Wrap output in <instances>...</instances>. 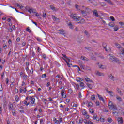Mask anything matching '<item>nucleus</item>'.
Segmentation results:
<instances>
[{
    "instance_id": "obj_10",
    "label": "nucleus",
    "mask_w": 124,
    "mask_h": 124,
    "mask_svg": "<svg viewBox=\"0 0 124 124\" xmlns=\"http://www.w3.org/2000/svg\"><path fill=\"white\" fill-rule=\"evenodd\" d=\"M84 78L85 81L87 82H89V83H93V80H92L90 78H88L87 76H85Z\"/></svg>"
},
{
    "instance_id": "obj_50",
    "label": "nucleus",
    "mask_w": 124,
    "mask_h": 124,
    "mask_svg": "<svg viewBox=\"0 0 124 124\" xmlns=\"http://www.w3.org/2000/svg\"><path fill=\"white\" fill-rule=\"evenodd\" d=\"M88 124H93V122L91 121V120H89L88 121Z\"/></svg>"
},
{
    "instance_id": "obj_15",
    "label": "nucleus",
    "mask_w": 124,
    "mask_h": 124,
    "mask_svg": "<svg viewBox=\"0 0 124 124\" xmlns=\"http://www.w3.org/2000/svg\"><path fill=\"white\" fill-rule=\"evenodd\" d=\"M116 90H117L118 93H119L120 94V95H121V96L123 95V93H122V91H121V90H120V89L119 88H117Z\"/></svg>"
},
{
    "instance_id": "obj_31",
    "label": "nucleus",
    "mask_w": 124,
    "mask_h": 124,
    "mask_svg": "<svg viewBox=\"0 0 124 124\" xmlns=\"http://www.w3.org/2000/svg\"><path fill=\"white\" fill-rule=\"evenodd\" d=\"M31 102L32 104H34V103L35 102V98H33L31 101Z\"/></svg>"
},
{
    "instance_id": "obj_17",
    "label": "nucleus",
    "mask_w": 124,
    "mask_h": 124,
    "mask_svg": "<svg viewBox=\"0 0 124 124\" xmlns=\"http://www.w3.org/2000/svg\"><path fill=\"white\" fill-rule=\"evenodd\" d=\"M96 75L98 76H104V74L101 72H99L98 71H97Z\"/></svg>"
},
{
    "instance_id": "obj_60",
    "label": "nucleus",
    "mask_w": 124,
    "mask_h": 124,
    "mask_svg": "<svg viewBox=\"0 0 124 124\" xmlns=\"http://www.w3.org/2000/svg\"><path fill=\"white\" fill-rule=\"evenodd\" d=\"M95 103H96V106H98L99 105V101H96Z\"/></svg>"
},
{
    "instance_id": "obj_45",
    "label": "nucleus",
    "mask_w": 124,
    "mask_h": 124,
    "mask_svg": "<svg viewBox=\"0 0 124 124\" xmlns=\"http://www.w3.org/2000/svg\"><path fill=\"white\" fill-rule=\"evenodd\" d=\"M83 121L84 122V123H85V124H89V121H88V120H87L86 119L84 120Z\"/></svg>"
},
{
    "instance_id": "obj_26",
    "label": "nucleus",
    "mask_w": 124,
    "mask_h": 124,
    "mask_svg": "<svg viewBox=\"0 0 124 124\" xmlns=\"http://www.w3.org/2000/svg\"><path fill=\"white\" fill-rule=\"evenodd\" d=\"M15 100H16V102H19V96H18V95L15 96Z\"/></svg>"
},
{
    "instance_id": "obj_22",
    "label": "nucleus",
    "mask_w": 124,
    "mask_h": 124,
    "mask_svg": "<svg viewBox=\"0 0 124 124\" xmlns=\"http://www.w3.org/2000/svg\"><path fill=\"white\" fill-rule=\"evenodd\" d=\"M97 95L99 100H101V101H104V99H103V97H101V96L98 94H97Z\"/></svg>"
},
{
    "instance_id": "obj_14",
    "label": "nucleus",
    "mask_w": 124,
    "mask_h": 124,
    "mask_svg": "<svg viewBox=\"0 0 124 124\" xmlns=\"http://www.w3.org/2000/svg\"><path fill=\"white\" fill-rule=\"evenodd\" d=\"M81 60H82L83 61H86V62H88L89 61V59H88V58L84 56H82L81 57Z\"/></svg>"
},
{
    "instance_id": "obj_20",
    "label": "nucleus",
    "mask_w": 124,
    "mask_h": 124,
    "mask_svg": "<svg viewBox=\"0 0 124 124\" xmlns=\"http://www.w3.org/2000/svg\"><path fill=\"white\" fill-rule=\"evenodd\" d=\"M93 15L95 16V17H98V14H97V11H96V10H94L93 12Z\"/></svg>"
},
{
    "instance_id": "obj_21",
    "label": "nucleus",
    "mask_w": 124,
    "mask_h": 124,
    "mask_svg": "<svg viewBox=\"0 0 124 124\" xmlns=\"http://www.w3.org/2000/svg\"><path fill=\"white\" fill-rule=\"evenodd\" d=\"M84 33H85V35H86V36H87V37H90V33H89V32H88V31H87V30L85 31Z\"/></svg>"
},
{
    "instance_id": "obj_35",
    "label": "nucleus",
    "mask_w": 124,
    "mask_h": 124,
    "mask_svg": "<svg viewBox=\"0 0 124 124\" xmlns=\"http://www.w3.org/2000/svg\"><path fill=\"white\" fill-rule=\"evenodd\" d=\"M79 7H80V6H79L78 5H77V4L75 5V8H76V9H77V10H80V9L79 8Z\"/></svg>"
},
{
    "instance_id": "obj_62",
    "label": "nucleus",
    "mask_w": 124,
    "mask_h": 124,
    "mask_svg": "<svg viewBox=\"0 0 124 124\" xmlns=\"http://www.w3.org/2000/svg\"><path fill=\"white\" fill-rule=\"evenodd\" d=\"M119 24H120V25H121V26H124V22H120Z\"/></svg>"
},
{
    "instance_id": "obj_54",
    "label": "nucleus",
    "mask_w": 124,
    "mask_h": 124,
    "mask_svg": "<svg viewBox=\"0 0 124 124\" xmlns=\"http://www.w3.org/2000/svg\"><path fill=\"white\" fill-rule=\"evenodd\" d=\"M9 82V79L8 78L6 79V85H8V82Z\"/></svg>"
},
{
    "instance_id": "obj_34",
    "label": "nucleus",
    "mask_w": 124,
    "mask_h": 124,
    "mask_svg": "<svg viewBox=\"0 0 124 124\" xmlns=\"http://www.w3.org/2000/svg\"><path fill=\"white\" fill-rule=\"evenodd\" d=\"M107 121L109 123H112V121H113V120H112L111 118H108L107 119Z\"/></svg>"
},
{
    "instance_id": "obj_5",
    "label": "nucleus",
    "mask_w": 124,
    "mask_h": 124,
    "mask_svg": "<svg viewBox=\"0 0 124 124\" xmlns=\"http://www.w3.org/2000/svg\"><path fill=\"white\" fill-rule=\"evenodd\" d=\"M58 33L59 34H62V35H65V31H64L63 29L59 30H58Z\"/></svg>"
},
{
    "instance_id": "obj_7",
    "label": "nucleus",
    "mask_w": 124,
    "mask_h": 124,
    "mask_svg": "<svg viewBox=\"0 0 124 124\" xmlns=\"http://www.w3.org/2000/svg\"><path fill=\"white\" fill-rule=\"evenodd\" d=\"M115 46L117 47V48H118V49H119V52L121 51L120 50L121 49H123V47H122L121 46V45H120V44H118V43H115Z\"/></svg>"
},
{
    "instance_id": "obj_12",
    "label": "nucleus",
    "mask_w": 124,
    "mask_h": 124,
    "mask_svg": "<svg viewBox=\"0 0 124 124\" xmlns=\"http://www.w3.org/2000/svg\"><path fill=\"white\" fill-rule=\"evenodd\" d=\"M62 118L61 116L59 117V120H56L55 124H59L60 123H62Z\"/></svg>"
},
{
    "instance_id": "obj_37",
    "label": "nucleus",
    "mask_w": 124,
    "mask_h": 124,
    "mask_svg": "<svg viewBox=\"0 0 124 124\" xmlns=\"http://www.w3.org/2000/svg\"><path fill=\"white\" fill-rule=\"evenodd\" d=\"M78 98H82V93H81V92H79L78 93Z\"/></svg>"
},
{
    "instance_id": "obj_55",
    "label": "nucleus",
    "mask_w": 124,
    "mask_h": 124,
    "mask_svg": "<svg viewBox=\"0 0 124 124\" xmlns=\"http://www.w3.org/2000/svg\"><path fill=\"white\" fill-rule=\"evenodd\" d=\"M110 18L111 19V20H112V21H115V18H114L113 16H110Z\"/></svg>"
},
{
    "instance_id": "obj_33",
    "label": "nucleus",
    "mask_w": 124,
    "mask_h": 124,
    "mask_svg": "<svg viewBox=\"0 0 124 124\" xmlns=\"http://www.w3.org/2000/svg\"><path fill=\"white\" fill-rule=\"evenodd\" d=\"M26 31H28V32H29L30 33H31V30H30V27H27V29H26Z\"/></svg>"
},
{
    "instance_id": "obj_56",
    "label": "nucleus",
    "mask_w": 124,
    "mask_h": 124,
    "mask_svg": "<svg viewBox=\"0 0 124 124\" xmlns=\"http://www.w3.org/2000/svg\"><path fill=\"white\" fill-rule=\"evenodd\" d=\"M45 77H46V74H44L42 75V78H45Z\"/></svg>"
},
{
    "instance_id": "obj_6",
    "label": "nucleus",
    "mask_w": 124,
    "mask_h": 124,
    "mask_svg": "<svg viewBox=\"0 0 124 124\" xmlns=\"http://www.w3.org/2000/svg\"><path fill=\"white\" fill-rule=\"evenodd\" d=\"M15 108H14V107H13V104L10 103L9 104V110H10V111H12L13 110H15Z\"/></svg>"
},
{
    "instance_id": "obj_9",
    "label": "nucleus",
    "mask_w": 124,
    "mask_h": 124,
    "mask_svg": "<svg viewBox=\"0 0 124 124\" xmlns=\"http://www.w3.org/2000/svg\"><path fill=\"white\" fill-rule=\"evenodd\" d=\"M117 120L119 124H123V123H124V120H123V118L122 117H118Z\"/></svg>"
},
{
    "instance_id": "obj_59",
    "label": "nucleus",
    "mask_w": 124,
    "mask_h": 124,
    "mask_svg": "<svg viewBox=\"0 0 124 124\" xmlns=\"http://www.w3.org/2000/svg\"><path fill=\"white\" fill-rule=\"evenodd\" d=\"M51 85V83L50 82H47V84H46V86L47 87H50V85Z\"/></svg>"
},
{
    "instance_id": "obj_49",
    "label": "nucleus",
    "mask_w": 124,
    "mask_h": 124,
    "mask_svg": "<svg viewBox=\"0 0 124 124\" xmlns=\"http://www.w3.org/2000/svg\"><path fill=\"white\" fill-rule=\"evenodd\" d=\"M82 114H83V115H84V116H86V115H87V111H85V110H84V111L82 112Z\"/></svg>"
},
{
    "instance_id": "obj_25",
    "label": "nucleus",
    "mask_w": 124,
    "mask_h": 124,
    "mask_svg": "<svg viewBox=\"0 0 124 124\" xmlns=\"http://www.w3.org/2000/svg\"><path fill=\"white\" fill-rule=\"evenodd\" d=\"M80 86L82 87V89L85 88V83L84 82H80Z\"/></svg>"
},
{
    "instance_id": "obj_24",
    "label": "nucleus",
    "mask_w": 124,
    "mask_h": 124,
    "mask_svg": "<svg viewBox=\"0 0 124 124\" xmlns=\"http://www.w3.org/2000/svg\"><path fill=\"white\" fill-rule=\"evenodd\" d=\"M96 118H97V115H96V114H94L93 117V119L96 120V121H99V119L97 120Z\"/></svg>"
},
{
    "instance_id": "obj_44",
    "label": "nucleus",
    "mask_w": 124,
    "mask_h": 124,
    "mask_svg": "<svg viewBox=\"0 0 124 124\" xmlns=\"http://www.w3.org/2000/svg\"><path fill=\"white\" fill-rule=\"evenodd\" d=\"M53 19L55 20V21H58L59 20V18H57L56 16H53Z\"/></svg>"
},
{
    "instance_id": "obj_27",
    "label": "nucleus",
    "mask_w": 124,
    "mask_h": 124,
    "mask_svg": "<svg viewBox=\"0 0 124 124\" xmlns=\"http://www.w3.org/2000/svg\"><path fill=\"white\" fill-rule=\"evenodd\" d=\"M65 90L64 89H62L61 90V94L62 96H63V94H64V92Z\"/></svg>"
},
{
    "instance_id": "obj_1",
    "label": "nucleus",
    "mask_w": 124,
    "mask_h": 124,
    "mask_svg": "<svg viewBox=\"0 0 124 124\" xmlns=\"http://www.w3.org/2000/svg\"><path fill=\"white\" fill-rule=\"evenodd\" d=\"M70 16L76 22L80 21V19H81V17L78 16V15L77 14H72Z\"/></svg>"
},
{
    "instance_id": "obj_43",
    "label": "nucleus",
    "mask_w": 124,
    "mask_h": 124,
    "mask_svg": "<svg viewBox=\"0 0 124 124\" xmlns=\"http://www.w3.org/2000/svg\"><path fill=\"white\" fill-rule=\"evenodd\" d=\"M43 18H46L47 17V15H46V13H43Z\"/></svg>"
},
{
    "instance_id": "obj_4",
    "label": "nucleus",
    "mask_w": 124,
    "mask_h": 124,
    "mask_svg": "<svg viewBox=\"0 0 124 124\" xmlns=\"http://www.w3.org/2000/svg\"><path fill=\"white\" fill-rule=\"evenodd\" d=\"M25 9L26 10H28V12H30V13H36L35 10L33 8H31L29 6H26Z\"/></svg>"
},
{
    "instance_id": "obj_41",
    "label": "nucleus",
    "mask_w": 124,
    "mask_h": 124,
    "mask_svg": "<svg viewBox=\"0 0 124 124\" xmlns=\"http://www.w3.org/2000/svg\"><path fill=\"white\" fill-rule=\"evenodd\" d=\"M116 99L117 100H119V101H122V98H121V97L117 96Z\"/></svg>"
},
{
    "instance_id": "obj_63",
    "label": "nucleus",
    "mask_w": 124,
    "mask_h": 124,
    "mask_svg": "<svg viewBox=\"0 0 124 124\" xmlns=\"http://www.w3.org/2000/svg\"><path fill=\"white\" fill-rule=\"evenodd\" d=\"M100 121L101 122H104V119H103V118H100Z\"/></svg>"
},
{
    "instance_id": "obj_53",
    "label": "nucleus",
    "mask_w": 124,
    "mask_h": 124,
    "mask_svg": "<svg viewBox=\"0 0 124 124\" xmlns=\"http://www.w3.org/2000/svg\"><path fill=\"white\" fill-rule=\"evenodd\" d=\"M8 31H9V32H12V28H9L8 29Z\"/></svg>"
},
{
    "instance_id": "obj_23",
    "label": "nucleus",
    "mask_w": 124,
    "mask_h": 124,
    "mask_svg": "<svg viewBox=\"0 0 124 124\" xmlns=\"http://www.w3.org/2000/svg\"><path fill=\"white\" fill-rule=\"evenodd\" d=\"M50 8L54 11H56V10L57 9V8L54 7L53 5H50Z\"/></svg>"
},
{
    "instance_id": "obj_64",
    "label": "nucleus",
    "mask_w": 124,
    "mask_h": 124,
    "mask_svg": "<svg viewBox=\"0 0 124 124\" xmlns=\"http://www.w3.org/2000/svg\"><path fill=\"white\" fill-rule=\"evenodd\" d=\"M75 124L74 121H71L70 122V124Z\"/></svg>"
},
{
    "instance_id": "obj_32",
    "label": "nucleus",
    "mask_w": 124,
    "mask_h": 124,
    "mask_svg": "<svg viewBox=\"0 0 124 124\" xmlns=\"http://www.w3.org/2000/svg\"><path fill=\"white\" fill-rule=\"evenodd\" d=\"M12 113L13 116H16V111L15 110V109L13 110Z\"/></svg>"
},
{
    "instance_id": "obj_30",
    "label": "nucleus",
    "mask_w": 124,
    "mask_h": 124,
    "mask_svg": "<svg viewBox=\"0 0 124 124\" xmlns=\"http://www.w3.org/2000/svg\"><path fill=\"white\" fill-rule=\"evenodd\" d=\"M81 13L83 15V16H87V13H86V11L82 10L81 11Z\"/></svg>"
},
{
    "instance_id": "obj_42",
    "label": "nucleus",
    "mask_w": 124,
    "mask_h": 124,
    "mask_svg": "<svg viewBox=\"0 0 124 124\" xmlns=\"http://www.w3.org/2000/svg\"><path fill=\"white\" fill-rule=\"evenodd\" d=\"M80 23L81 24H84V23H85V19H82L81 20H80Z\"/></svg>"
},
{
    "instance_id": "obj_57",
    "label": "nucleus",
    "mask_w": 124,
    "mask_h": 124,
    "mask_svg": "<svg viewBox=\"0 0 124 124\" xmlns=\"http://www.w3.org/2000/svg\"><path fill=\"white\" fill-rule=\"evenodd\" d=\"M32 57H34V56H35V53H34V51H33V50L32 51Z\"/></svg>"
},
{
    "instance_id": "obj_48",
    "label": "nucleus",
    "mask_w": 124,
    "mask_h": 124,
    "mask_svg": "<svg viewBox=\"0 0 124 124\" xmlns=\"http://www.w3.org/2000/svg\"><path fill=\"white\" fill-rule=\"evenodd\" d=\"M79 124H83V119H79Z\"/></svg>"
},
{
    "instance_id": "obj_47",
    "label": "nucleus",
    "mask_w": 124,
    "mask_h": 124,
    "mask_svg": "<svg viewBox=\"0 0 124 124\" xmlns=\"http://www.w3.org/2000/svg\"><path fill=\"white\" fill-rule=\"evenodd\" d=\"M93 106V102H90L88 104V107Z\"/></svg>"
},
{
    "instance_id": "obj_2",
    "label": "nucleus",
    "mask_w": 124,
    "mask_h": 124,
    "mask_svg": "<svg viewBox=\"0 0 124 124\" xmlns=\"http://www.w3.org/2000/svg\"><path fill=\"white\" fill-rule=\"evenodd\" d=\"M109 61L112 62H116L117 63H120V60L118 59L115 56H110L109 57Z\"/></svg>"
},
{
    "instance_id": "obj_38",
    "label": "nucleus",
    "mask_w": 124,
    "mask_h": 124,
    "mask_svg": "<svg viewBox=\"0 0 124 124\" xmlns=\"http://www.w3.org/2000/svg\"><path fill=\"white\" fill-rule=\"evenodd\" d=\"M118 30H119V27H118L117 26H115L114 31H118Z\"/></svg>"
},
{
    "instance_id": "obj_19",
    "label": "nucleus",
    "mask_w": 124,
    "mask_h": 124,
    "mask_svg": "<svg viewBox=\"0 0 124 124\" xmlns=\"http://www.w3.org/2000/svg\"><path fill=\"white\" fill-rule=\"evenodd\" d=\"M108 25L112 28H114V27H115V23H114L113 22H111L109 23Z\"/></svg>"
},
{
    "instance_id": "obj_36",
    "label": "nucleus",
    "mask_w": 124,
    "mask_h": 124,
    "mask_svg": "<svg viewBox=\"0 0 124 124\" xmlns=\"http://www.w3.org/2000/svg\"><path fill=\"white\" fill-rule=\"evenodd\" d=\"M68 26L70 27V29H73V26H72V24L70 22L68 23Z\"/></svg>"
},
{
    "instance_id": "obj_8",
    "label": "nucleus",
    "mask_w": 124,
    "mask_h": 124,
    "mask_svg": "<svg viewBox=\"0 0 124 124\" xmlns=\"http://www.w3.org/2000/svg\"><path fill=\"white\" fill-rule=\"evenodd\" d=\"M106 92H107L108 93H109L112 97L114 96V92L113 91H109L108 89H106Z\"/></svg>"
},
{
    "instance_id": "obj_16",
    "label": "nucleus",
    "mask_w": 124,
    "mask_h": 124,
    "mask_svg": "<svg viewBox=\"0 0 124 124\" xmlns=\"http://www.w3.org/2000/svg\"><path fill=\"white\" fill-rule=\"evenodd\" d=\"M77 82H81L82 81H84V79H82L81 78H80V77H78L77 78V79H76Z\"/></svg>"
},
{
    "instance_id": "obj_39",
    "label": "nucleus",
    "mask_w": 124,
    "mask_h": 124,
    "mask_svg": "<svg viewBox=\"0 0 124 124\" xmlns=\"http://www.w3.org/2000/svg\"><path fill=\"white\" fill-rule=\"evenodd\" d=\"M91 99L92 100H94L95 99V95H93L91 96Z\"/></svg>"
},
{
    "instance_id": "obj_18",
    "label": "nucleus",
    "mask_w": 124,
    "mask_h": 124,
    "mask_svg": "<svg viewBox=\"0 0 124 124\" xmlns=\"http://www.w3.org/2000/svg\"><path fill=\"white\" fill-rule=\"evenodd\" d=\"M119 52H120V53H119L120 55H124V48H121Z\"/></svg>"
},
{
    "instance_id": "obj_3",
    "label": "nucleus",
    "mask_w": 124,
    "mask_h": 124,
    "mask_svg": "<svg viewBox=\"0 0 124 124\" xmlns=\"http://www.w3.org/2000/svg\"><path fill=\"white\" fill-rule=\"evenodd\" d=\"M108 107L109 108H110L111 109H113V110H118V108H117V107L114 105L113 102L112 101H110L108 103Z\"/></svg>"
},
{
    "instance_id": "obj_61",
    "label": "nucleus",
    "mask_w": 124,
    "mask_h": 124,
    "mask_svg": "<svg viewBox=\"0 0 124 124\" xmlns=\"http://www.w3.org/2000/svg\"><path fill=\"white\" fill-rule=\"evenodd\" d=\"M20 40H21V39L20 38V37H18L16 39V41L17 42H19L20 41Z\"/></svg>"
},
{
    "instance_id": "obj_46",
    "label": "nucleus",
    "mask_w": 124,
    "mask_h": 124,
    "mask_svg": "<svg viewBox=\"0 0 124 124\" xmlns=\"http://www.w3.org/2000/svg\"><path fill=\"white\" fill-rule=\"evenodd\" d=\"M90 112L91 113V114H93L94 113V111H93V109H90Z\"/></svg>"
},
{
    "instance_id": "obj_51",
    "label": "nucleus",
    "mask_w": 124,
    "mask_h": 124,
    "mask_svg": "<svg viewBox=\"0 0 124 124\" xmlns=\"http://www.w3.org/2000/svg\"><path fill=\"white\" fill-rule=\"evenodd\" d=\"M16 5L17 7H20V9H22V8H23V6H21V5H20L19 4H16Z\"/></svg>"
},
{
    "instance_id": "obj_58",
    "label": "nucleus",
    "mask_w": 124,
    "mask_h": 124,
    "mask_svg": "<svg viewBox=\"0 0 124 124\" xmlns=\"http://www.w3.org/2000/svg\"><path fill=\"white\" fill-rule=\"evenodd\" d=\"M62 56L64 59H68L65 54H62Z\"/></svg>"
},
{
    "instance_id": "obj_28",
    "label": "nucleus",
    "mask_w": 124,
    "mask_h": 124,
    "mask_svg": "<svg viewBox=\"0 0 124 124\" xmlns=\"http://www.w3.org/2000/svg\"><path fill=\"white\" fill-rule=\"evenodd\" d=\"M98 64L99 68H101V69H104V66L103 65H101V64L99 65V63H98Z\"/></svg>"
},
{
    "instance_id": "obj_29",
    "label": "nucleus",
    "mask_w": 124,
    "mask_h": 124,
    "mask_svg": "<svg viewBox=\"0 0 124 124\" xmlns=\"http://www.w3.org/2000/svg\"><path fill=\"white\" fill-rule=\"evenodd\" d=\"M87 86L89 89H93V84H92L87 83Z\"/></svg>"
},
{
    "instance_id": "obj_13",
    "label": "nucleus",
    "mask_w": 124,
    "mask_h": 124,
    "mask_svg": "<svg viewBox=\"0 0 124 124\" xmlns=\"http://www.w3.org/2000/svg\"><path fill=\"white\" fill-rule=\"evenodd\" d=\"M104 1H106V2H107V3H108L110 5H114V3L111 1V0H104Z\"/></svg>"
},
{
    "instance_id": "obj_40",
    "label": "nucleus",
    "mask_w": 124,
    "mask_h": 124,
    "mask_svg": "<svg viewBox=\"0 0 124 124\" xmlns=\"http://www.w3.org/2000/svg\"><path fill=\"white\" fill-rule=\"evenodd\" d=\"M76 88L77 89V90H79L80 86H79V84H76Z\"/></svg>"
},
{
    "instance_id": "obj_11",
    "label": "nucleus",
    "mask_w": 124,
    "mask_h": 124,
    "mask_svg": "<svg viewBox=\"0 0 124 124\" xmlns=\"http://www.w3.org/2000/svg\"><path fill=\"white\" fill-rule=\"evenodd\" d=\"M108 77L110 80H112V81H116V78H115V77H114V76H112L110 74L108 76Z\"/></svg>"
},
{
    "instance_id": "obj_52",
    "label": "nucleus",
    "mask_w": 124,
    "mask_h": 124,
    "mask_svg": "<svg viewBox=\"0 0 124 124\" xmlns=\"http://www.w3.org/2000/svg\"><path fill=\"white\" fill-rule=\"evenodd\" d=\"M16 5L17 7H20V9H22V8H23V6H21V5H20L19 4H16Z\"/></svg>"
}]
</instances>
